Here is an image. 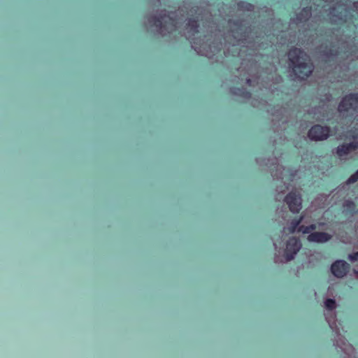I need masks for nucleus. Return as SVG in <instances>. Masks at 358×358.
Wrapping results in <instances>:
<instances>
[{"label":"nucleus","mask_w":358,"mask_h":358,"mask_svg":"<svg viewBox=\"0 0 358 358\" xmlns=\"http://www.w3.org/2000/svg\"><path fill=\"white\" fill-rule=\"evenodd\" d=\"M357 149L358 143L356 141H353L349 143H343L337 147L336 154L339 157H341Z\"/></svg>","instance_id":"9"},{"label":"nucleus","mask_w":358,"mask_h":358,"mask_svg":"<svg viewBox=\"0 0 358 358\" xmlns=\"http://www.w3.org/2000/svg\"><path fill=\"white\" fill-rule=\"evenodd\" d=\"M231 92L233 94L241 96L244 99H250L252 96V93L244 87H232Z\"/></svg>","instance_id":"12"},{"label":"nucleus","mask_w":358,"mask_h":358,"mask_svg":"<svg viewBox=\"0 0 358 358\" xmlns=\"http://www.w3.org/2000/svg\"><path fill=\"white\" fill-rule=\"evenodd\" d=\"M338 52L336 50H334L333 49H329L326 51V55L327 56H336L337 55Z\"/></svg>","instance_id":"20"},{"label":"nucleus","mask_w":358,"mask_h":358,"mask_svg":"<svg viewBox=\"0 0 358 358\" xmlns=\"http://www.w3.org/2000/svg\"><path fill=\"white\" fill-rule=\"evenodd\" d=\"M241 37L243 38V39H245V34H241Z\"/></svg>","instance_id":"25"},{"label":"nucleus","mask_w":358,"mask_h":358,"mask_svg":"<svg viewBox=\"0 0 358 358\" xmlns=\"http://www.w3.org/2000/svg\"><path fill=\"white\" fill-rule=\"evenodd\" d=\"M348 258L351 261H357L358 260V252H356L349 255Z\"/></svg>","instance_id":"19"},{"label":"nucleus","mask_w":358,"mask_h":358,"mask_svg":"<svg viewBox=\"0 0 358 358\" xmlns=\"http://www.w3.org/2000/svg\"><path fill=\"white\" fill-rule=\"evenodd\" d=\"M285 201L288 205L291 212L299 213L302 208V199L299 193L290 192L285 198Z\"/></svg>","instance_id":"6"},{"label":"nucleus","mask_w":358,"mask_h":358,"mask_svg":"<svg viewBox=\"0 0 358 358\" xmlns=\"http://www.w3.org/2000/svg\"><path fill=\"white\" fill-rule=\"evenodd\" d=\"M301 244L299 238L291 237L287 241L286 249L285 251V257L287 261H291L294 259V255L301 249Z\"/></svg>","instance_id":"7"},{"label":"nucleus","mask_w":358,"mask_h":358,"mask_svg":"<svg viewBox=\"0 0 358 358\" xmlns=\"http://www.w3.org/2000/svg\"><path fill=\"white\" fill-rule=\"evenodd\" d=\"M349 269L350 265L343 260H337L331 266V273L337 278L345 275Z\"/></svg>","instance_id":"8"},{"label":"nucleus","mask_w":358,"mask_h":358,"mask_svg":"<svg viewBox=\"0 0 358 358\" xmlns=\"http://www.w3.org/2000/svg\"><path fill=\"white\" fill-rule=\"evenodd\" d=\"M325 224L324 222H320L318 223V225L320 227V226H324Z\"/></svg>","instance_id":"24"},{"label":"nucleus","mask_w":358,"mask_h":358,"mask_svg":"<svg viewBox=\"0 0 358 358\" xmlns=\"http://www.w3.org/2000/svg\"><path fill=\"white\" fill-rule=\"evenodd\" d=\"M331 129L328 126L315 124L308 131V137L313 141H323L329 138Z\"/></svg>","instance_id":"5"},{"label":"nucleus","mask_w":358,"mask_h":358,"mask_svg":"<svg viewBox=\"0 0 358 358\" xmlns=\"http://www.w3.org/2000/svg\"><path fill=\"white\" fill-rule=\"evenodd\" d=\"M237 8L241 11L252 12L254 10V6L250 3L241 1L237 3Z\"/></svg>","instance_id":"14"},{"label":"nucleus","mask_w":358,"mask_h":358,"mask_svg":"<svg viewBox=\"0 0 358 358\" xmlns=\"http://www.w3.org/2000/svg\"><path fill=\"white\" fill-rule=\"evenodd\" d=\"M325 306L327 310H333L336 308V301L334 299H328L325 301Z\"/></svg>","instance_id":"16"},{"label":"nucleus","mask_w":358,"mask_h":358,"mask_svg":"<svg viewBox=\"0 0 358 358\" xmlns=\"http://www.w3.org/2000/svg\"><path fill=\"white\" fill-rule=\"evenodd\" d=\"M358 180V173H357V171L352 174L350 178L348 179L347 180V183L348 184H353L355 182H356Z\"/></svg>","instance_id":"17"},{"label":"nucleus","mask_w":358,"mask_h":358,"mask_svg":"<svg viewBox=\"0 0 358 358\" xmlns=\"http://www.w3.org/2000/svg\"><path fill=\"white\" fill-rule=\"evenodd\" d=\"M148 22L151 27H156L162 36H171L178 29V20L165 13L159 17L149 16Z\"/></svg>","instance_id":"2"},{"label":"nucleus","mask_w":358,"mask_h":358,"mask_svg":"<svg viewBox=\"0 0 358 358\" xmlns=\"http://www.w3.org/2000/svg\"><path fill=\"white\" fill-rule=\"evenodd\" d=\"M331 238V235L323 231L312 232L308 236V241L314 243H326Z\"/></svg>","instance_id":"10"},{"label":"nucleus","mask_w":358,"mask_h":358,"mask_svg":"<svg viewBox=\"0 0 358 358\" xmlns=\"http://www.w3.org/2000/svg\"><path fill=\"white\" fill-rule=\"evenodd\" d=\"M312 15V8L306 6L303 8L299 13L296 14V20L299 23L306 22Z\"/></svg>","instance_id":"11"},{"label":"nucleus","mask_w":358,"mask_h":358,"mask_svg":"<svg viewBox=\"0 0 358 358\" xmlns=\"http://www.w3.org/2000/svg\"><path fill=\"white\" fill-rule=\"evenodd\" d=\"M338 110L341 114L350 111L358 113V92H352L345 95L338 106Z\"/></svg>","instance_id":"4"},{"label":"nucleus","mask_w":358,"mask_h":358,"mask_svg":"<svg viewBox=\"0 0 358 358\" xmlns=\"http://www.w3.org/2000/svg\"><path fill=\"white\" fill-rule=\"evenodd\" d=\"M357 173H358V169H357Z\"/></svg>","instance_id":"26"},{"label":"nucleus","mask_w":358,"mask_h":358,"mask_svg":"<svg viewBox=\"0 0 358 358\" xmlns=\"http://www.w3.org/2000/svg\"><path fill=\"white\" fill-rule=\"evenodd\" d=\"M353 8L358 11V0L353 3Z\"/></svg>","instance_id":"23"},{"label":"nucleus","mask_w":358,"mask_h":358,"mask_svg":"<svg viewBox=\"0 0 358 358\" xmlns=\"http://www.w3.org/2000/svg\"><path fill=\"white\" fill-rule=\"evenodd\" d=\"M299 232H302L304 234H311V230L309 229L308 226L301 225L298 229Z\"/></svg>","instance_id":"18"},{"label":"nucleus","mask_w":358,"mask_h":358,"mask_svg":"<svg viewBox=\"0 0 358 358\" xmlns=\"http://www.w3.org/2000/svg\"><path fill=\"white\" fill-rule=\"evenodd\" d=\"M294 74L300 79L309 77L313 71V64L308 55L301 48L293 47L287 53Z\"/></svg>","instance_id":"1"},{"label":"nucleus","mask_w":358,"mask_h":358,"mask_svg":"<svg viewBox=\"0 0 358 358\" xmlns=\"http://www.w3.org/2000/svg\"><path fill=\"white\" fill-rule=\"evenodd\" d=\"M303 220V216L301 215L299 218L293 219L287 230L289 234H294L296 230L298 231L299 227L301 226L300 224Z\"/></svg>","instance_id":"13"},{"label":"nucleus","mask_w":358,"mask_h":358,"mask_svg":"<svg viewBox=\"0 0 358 358\" xmlns=\"http://www.w3.org/2000/svg\"><path fill=\"white\" fill-rule=\"evenodd\" d=\"M309 229L312 231L315 230L317 229V224H312L308 225Z\"/></svg>","instance_id":"22"},{"label":"nucleus","mask_w":358,"mask_h":358,"mask_svg":"<svg viewBox=\"0 0 358 358\" xmlns=\"http://www.w3.org/2000/svg\"><path fill=\"white\" fill-rule=\"evenodd\" d=\"M199 23L198 20L194 17L188 19L186 23V29L187 30L188 36L187 39L192 45H195L194 50L198 53L209 57L208 55V50L206 49V45L203 43V39L197 38L196 35L199 34Z\"/></svg>","instance_id":"3"},{"label":"nucleus","mask_w":358,"mask_h":358,"mask_svg":"<svg viewBox=\"0 0 358 358\" xmlns=\"http://www.w3.org/2000/svg\"><path fill=\"white\" fill-rule=\"evenodd\" d=\"M241 81H245V83L248 85V86H251L252 84V80L250 78V77L248 76H247L245 78H241Z\"/></svg>","instance_id":"21"},{"label":"nucleus","mask_w":358,"mask_h":358,"mask_svg":"<svg viewBox=\"0 0 358 358\" xmlns=\"http://www.w3.org/2000/svg\"><path fill=\"white\" fill-rule=\"evenodd\" d=\"M343 207L350 214H355L357 211V206L352 201H346L343 204Z\"/></svg>","instance_id":"15"}]
</instances>
